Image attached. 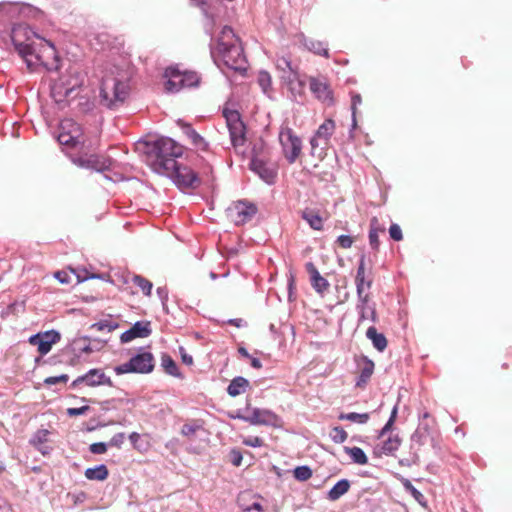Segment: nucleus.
<instances>
[{
	"mask_svg": "<svg viewBox=\"0 0 512 512\" xmlns=\"http://www.w3.org/2000/svg\"><path fill=\"white\" fill-rule=\"evenodd\" d=\"M11 40L28 68H34L37 65L49 67L52 60L56 59V49L52 42L40 38L39 34L35 33L29 25H14L11 30Z\"/></svg>",
	"mask_w": 512,
	"mask_h": 512,
	"instance_id": "obj_1",
	"label": "nucleus"
},
{
	"mask_svg": "<svg viewBox=\"0 0 512 512\" xmlns=\"http://www.w3.org/2000/svg\"><path fill=\"white\" fill-rule=\"evenodd\" d=\"M336 123L332 118H327L322 124L319 125L314 136L310 139L312 153H316L318 148L320 151L318 155L325 153V148L329 142L330 137L335 132Z\"/></svg>",
	"mask_w": 512,
	"mask_h": 512,
	"instance_id": "obj_12",
	"label": "nucleus"
},
{
	"mask_svg": "<svg viewBox=\"0 0 512 512\" xmlns=\"http://www.w3.org/2000/svg\"><path fill=\"white\" fill-rule=\"evenodd\" d=\"M57 141L62 146H66L68 149H78V147L84 146L85 135L83 128L72 118H64L59 123V132L57 134Z\"/></svg>",
	"mask_w": 512,
	"mask_h": 512,
	"instance_id": "obj_6",
	"label": "nucleus"
},
{
	"mask_svg": "<svg viewBox=\"0 0 512 512\" xmlns=\"http://www.w3.org/2000/svg\"><path fill=\"white\" fill-rule=\"evenodd\" d=\"M282 62L285 67H288L292 71L291 62L287 61V59H283ZM288 86L293 93H302L304 89V83L300 79L297 72L292 71V78L288 79Z\"/></svg>",
	"mask_w": 512,
	"mask_h": 512,
	"instance_id": "obj_29",
	"label": "nucleus"
},
{
	"mask_svg": "<svg viewBox=\"0 0 512 512\" xmlns=\"http://www.w3.org/2000/svg\"><path fill=\"white\" fill-rule=\"evenodd\" d=\"M84 475L88 479H97L98 481H104L109 476V470L106 465H98L95 468H87Z\"/></svg>",
	"mask_w": 512,
	"mask_h": 512,
	"instance_id": "obj_30",
	"label": "nucleus"
},
{
	"mask_svg": "<svg viewBox=\"0 0 512 512\" xmlns=\"http://www.w3.org/2000/svg\"><path fill=\"white\" fill-rule=\"evenodd\" d=\"M224 116L226 117L232 146H243L246 141V126L241 120V115L237 110H225Z\"/></svg>",
	"mask_w": 512,
	"mask_h": 512,
	"instance_id": "obj_10",
	"label": "nucleus"
},
{
	"mask_svg": "<svg viewBox=\"0 0 512 512\" xmlns=\"http://www.w3.org/2000/svg\"><path fill=\"white\" fill-rule=\"evenodd\" d=\"M344 452L350 455L352 460L357 464H367L368 462V457L364 453L363 449L358 448V446H353V448L344 446Z\"/></svg>",
	"mask_w": 512,
	"mask_h": 512,
	"instance_id": "obj_32",
	"label": "nucleus"
},
{
	"mask_svg": "<svg viewBox=\"0 0 512 512\" xmlns=\"http://www.w3.org/2000/svg\"><path fill=\"white\" fill-rule=\"evenodd\" d=\"M83 82L80 72L70 70L68 76H61L58 81L51 87V94L55 101L62 102L65 97L70 96L77 87Z\"/></svg>",
	"mask_w": 512,
	"mask_h": 512,
	"instance_id": "obj_7",
	"label": "nucleus"
},
{
	"mask_svg": "<svg viewBox=\"0 0 512 512\" xmlns=\"http://www.w3.org/2000/svg\"><path fill=\"white\" fill-rule=\"evenodd\" d=\"M73 162L81 167H91V169H102L104 163H101L99 157L97 156H89V157H75Z\"/></svg>",
	"mask_w": 512,
	"mask_h": 512,
	"instance_id": "obj_31",
	"label": "nucleus"
},
{
	"mask_svg": "<svg viewBox=\"0 0 512 512\" xmlns=\"http://www.w3.org/2000/svg\"><path fill=\"white\" fill-rule=\"evenodd\" d=\"M401 445V441L398 437H389L386 440L383 441L380 452L384 453L385 455H390V453L395 452V450H398Z\"/></svg>",
	"mask_w": 512,
	"mask_h": 512,
	"instance_id": "obj_36",
	"label": "nucleus"
},
{
	"mask_svg": "<svg viewBox=\"0 0 512 512\" xmlns=\"http://www.w3.org/2000/svg\"><path fill=\"white\" fill-rule=\"evenodd\" d=\"M165 88L171 93L182 90V88L196 87L201 78L197 72L191 70H180L178 67H167L164 71Z\"/></svg>",
	"mask_w": 512,
	"mask_h": 512,
	"instance_id": "obj_5",
	"label": "nucleus"
},
{
	"mask_svg": "<svg viewBox=\"0 0 512 512\" xmlns=\"http://www.w3.org/2000/svg\"><path fill=\"white\" fill-rule=\"evenodd\" d=\"M129 93L127 81L119 80L116 76L106 75L102 80L100 87V96L102 104L109 108L118 107L123 104Z\"/></svg>",
	"mask_w": 512,
	"mask_h": 512,
	"instance_id": "obj_4",
	"label": "nucleus"
},
{
	"mask_svg": "<svg viewBox=\"0 0 512 512\" xmlns=\"http://www.w3.org/2000/svg\"><path fill=\"white\" fill-rule=\"evenodd\" d=\"M509 366H510L509 364H503L502 365L503 368H509Z\"/></svg>",
	"mask_w": 512,
	"mask_h": 512,
	"instance_id": "obj_63",
	"label": "nucleus"
},
{
	"mask_svg": "<svg viewBox=\"0 0 512 512\" xmlns=\"http://www.w3.org/2000/svg\"><path fill=\"white\" fill-rule=\"evenodd\" d=\"M3 470H5V465H4L3 461L0 460V473H2Z\"/></svg>",
	"mask_w": 512,
	"mask_h": 512,
	"instance_id": "obj_62",
	"label": "nucleus"
},
{
	"mask_svg": "<svg viewBox=\"0 0 512 512\" xmlns=\"http://www.w3.org/2000/svg\"><path fill=\"white\" fill-rule=\"evenodd\" d=\"M357 308L359 310L360 320H376V310L374 306L369 305V303L359 302Z\"/></svg>",
	"mask_w": 512,
	"mask_h": 512,
	"instance_id": "obj_35",
	"label": "nucleus"
},
{
	"mask_svg": "<svg viewBox=\"0 0 512 512\" xmlns=\"http://www.w3.org/2000/svg\"><path fill=\"white\" fill-rule=\"evenodd\" d=\"M389 234L392 239L394 240H401L403 239V231L401 227H399L398 224H391L389 227Z\"/></svg>",
	"mask_w": 512,
	"mask_h": 512,
	"instance_id": "obj_48",
	"label": "nucleus"
},
{
	"mask_svg": "<svg viewBox=\"0 0 512 512\" xmlns=\"http://www.w3.org/2000/svg\"><path fill=\"white\" fill-rule=\"evenodd\" d=\"M68 380V374H60L59 376H50L44 379V383H46V385H56V383H67Z\"/></svg>",
	"mask_w": 512,
	"mask_h": 512,
	"instance_id": "obj_46",
	"label": "nucleus"
},
{
	"mask_svg": "<svg viewBox=\"0 0 512 512\" xmlns=\"http://www.w3.org/2000/svg\"><path fill=\"white\" fill-rule=\"evenodd\" d=\"M374 362L371 359H368V357H361L358 361V367H359V376L356 381V386H359V388H363V386L367 385L370 378L373 375L374 372Z\"/></svg>",
	"mask_w": 512,
	"mask_h": 512,
	"instance_id": "obj_20",
	"label": "nucleus"
},
{
	"mask_svg": "<svg viewBox=\"0 0 512 512\" xmlns=\"http://www.w3.org/2000/svg\"><path fill=\"white\" fill-rule=\"evenodd\" d=\"M80 383H84L88 386H97V385H113L112 379L104 373L100 368H91L86 374H82V376H78L73 381V385H80Z\"/></svg>",
	"mask_w": 512,
	"mask_h": 512,
	"instance_id": "obj_16",
	"label": "nucleus"
},
{
	"mask_svg": "<svg viewBox=\"0 0 512 512\" xmlns=\"http://www.w3.org/2000/svg\"><path fill=\"white\" fill-rule=\"evenodd\" d=\"M151 332L150 322H136L129 330L122 333L120 340L123 343H127V341L134 340V338L148 337Z\"/></svg>",
	"mask_w": 512,
	"mask_h": 512,
	"instance_id": "obj_19",
	"label": "nucleus"
},
{
	"mask_svg": "<svg viewBox=\"0 0 512 512\" xmlns=\"http://www.w3.org/2000/svg\"><path fill=\"white\" fill-rule=\"evenodd\" d=\"M312 475L313 471L309 466H297L294 470V476L299 479V481H306V479L311 478Z\"/></svg>",
	"mask_w": 512,
	"mask_h": 512,
	"instance_id": "obj_43",
	"label": "nucleus"
},
{
	"mask_svg": "<svg viewBox=\"0 0 512 512\" xmlns=\"http://www.w3.org/2000/svg\"><path fill=\"white\" fill-rule=\"evenodd\" d=\"M129 439L134 449L139 450L140 452H145L146 448L143 447L141 443V436L138 434V432H132L129 436Z\"/></svg>",
	"mask_w": 512,
	"mask_h": 512,
	"instance_id": "obj_47",
	"label": "nucleus"
},
{
	"mask_svg": "<svg viewBox=\"0 0 512 512\" xmlns=\"http://www.w3.org/2000/svg\"><path fill=\"white\" fill-rule=\"evenodd\" d=\"M252 509H256V511H258V512L263 511L262 505L259 502L252 503V505L248 506V508H246L245 511L249 512V511H252Z\"/></svg>",
	"mask_w": 512,
	"mask_h": 512,
	"instance_id": "obj_58",
	"label": "nucleus"
},
{
	"mask_svg": "<svg viewBox=\"0 0 512 512\" xmlns=\"http://www.w3.org/2000/svg\"><path fill=\"white\" fill-rule=\"evenodd\" d=\"M182 360L187 365H191V363H193V358L190 354L182 353Z\"/></svg>",
	"mask_w": 512,
	"mask_h": 512,
	"instance_id": "obj_60",
	"label": "nucleus"
},
{
	"mask_svg": "<svg viewBox=\"0 0 512 512\" xmlns=\"http://www.w3.org/2000/svg\"><path fill=\"white\" fill-rule=\"evenodd\" d=\"M183 153V146L175 142L173 138L161 137L148 146L147 161L154 171L173 177L177 159Z\"/></svg>",
	"mask_w": 512,
	"mask_h": 512,
	"instance_id": "obj_2",
	"label": "nucleus"
},
{
	"mask_svg": "<svg viewBox=\"0 0 512 512\" xmlns=\"http://www.w3.org/2000/svg\"><path fill=\"white\" fill-rule=\"evenodd\" d=\"M279 142L284 151V157L289 163H294L302 152V142L291 128H282L279 132Z\"/></svg>",
	"mask_w": 512,
	"mask_h": 512,
	"instance_id": "obj_9",
	"label": "nucleus"
},
{
	"mask_svg": "<svg viewBox=\"0 0 512 512\" xmlns=\"http://www.w3.org/2000/svg\"><path fill=\"white\" fill-rule=\"evenodd\" d=\"M395 415H396V409H394V410L392 411V415H391V417H390L389 422H388V423L383 427V429L381 430V435H384L385 431L389 430V428H390L391 424H392V423H393V421H394V417H395Z\"/></svg>",
	"mask_w": 512,
	"mask_h": 512,
	"instance_id": "obj_57",
	"label": "nucleus"
},
{
	"mask_svg": "<svg viewBox=\"0 0 512 512\" xmlns=\"http://www.w3.org/2000/svg\"><path fill=\"white\" fill-rule=\"evenodd\" d=\"M309 48L312 49L317 54H323L324 56H328L329 54L327 48L323 47L321 42H311Z\"/></svg>",
	"mask_w": 512,
	"mask_h": 512,
	"instance_id": "obj_51",
	"label": "nucleus"
},
{
	"mask_svg": "<svg viewBox=\"0 0 512 512\" xmlns=\"http://www.w3.org/2000/svg\"><path fill=\"white\" fill-rule=\"evenodd\" d=\"M366 337L372 341L373 346H375L378 351H384L388 345L386 337L384 334L378 332L376 326H370L367 329Z\"/></svg>",
	"mask_w": 512,
	"mask_h": 512,
	"instance_id": "obj_26",
	"label": "nucleus"
},
{
	"mask_svg": "<svg viewBox=\"0 0 512 512\" xmlns=\"http://www.w3.org/2000/svg\"><path fill=\"white\" fill-rule=\"evenodd\" d=\"M61 336L58 331L50 330L45 331L44 333L34 334L29 338V343L37 346V350L39 354L45 355L51 351L53 345L58 343Z\"/></svg>",
	"mask_w": 512,
	"mask_h": 512,
	"instance_id": "obj_15",
	"label": "nucleus"
},
{
	"mask_svg": "<svg viewBox=\"0 0 512 512\" xmlns=\"http://www.w3.org/2000/svg\"><path fill=\"white\" fill-rule=\"evenodd\" d=\"M247 386H249V381L246 378H242V376H238L229 383L227 392L230 396H239V394L246 391Z\"/></svg>",
	"mask_w": 512,
	"mask_h": 512,
	"instance_id": "obj_28",
	"label": "nucleus"
},
{
	"mask_svg": "<svg viewBox=\"0 0 512 512\" xmlns=\"http://www.w3.org/2000/svg\"><path fill=\"white\" fill-rule=\"evenodd\" d=\"M218 63L235 71H245L247 58L241 42L231 27H223L212 51Z\"/></svg>",
	"mask_w": 512,
	"mask_h": 512,
	"instance_id": "obj_3",
	"label": "nucleus"
},
{
	"mask_svg": "<svg viewBox=\"0 0 512 512\" xmlns=\"http://www.w3.org/2000/svg\"><path fill=\"white\" fill-rule=\"evenodd\" d=\"M89 450L92 453H105V452H107V444L106 443H92L89 445Z\"/></svg>",
	"mask_w": 512,
	"mask_h": 512,
	"instance_id": "obj_54",
	"label": "nucleus"
},
{
	"mask_svg": "<svg viewBox=\"0 0 512 512\" xmlns=\"http://www.w3.org/2000/svg\"><path fill=\"white\" fill-rule=\"evenodd\" d=\"M351 487V483L347 478H342L329 490L328 498L330 500H338L344 493L348 492Z\"/></svg>",
	"mask_w": 512,
	"mask_h": 512,
	"instance_id": "obj_27",
	"label": "nucleus"
},
{
	"mask_svg": "<svg viewBox=\"0 0 512 512\" xmlns=\"http://www.w3.org/2000/svg\"><path fill=\"white\" fill-rule=\"evenodd\" d=\"M201 424L197 423H186L183 424L181 433L183 436H187V438L191 439L192 436L197 433L198 430H200Z\"/></svg>",
	"mask_w": 512,
	"mask_h": 512,
	"instance_id": "obj_44",
	"label": "nucleus"
},
{
	"mask_svg": "<svg viewBox=\"0 0 512 512\" xmlns=\"http://www.w3.org/2000/svg\"><path fill=\"white\" fill-rule=\"evenodd\" d=\"M301 216L313 229H323L324 220L327 219V216L323 218L316 208H304L301 211Z\"/></svg>",
	"mask_w": 512,
	"mask_h": 512,
	"instance_id": "obj_24",
	"label": "nucleus"
},
{
	"mask_svg": "<svg viewBox=\"0 0 512 512\" xmlns=\"http://www.w3.org/2000/svg\"><path fill=\"white\" fill-rule=\"evenodd\" d=\"M239 353L241 355H243L244 357H247V358H250L251 357V354L248 353V351L246 350V348H244V346H240V348L238 349Z\"/></svg>",
	"mask_w": 512,
	"mask_h": 512,
	"instance_id": "obj_61",
	"label": "nucleus"
},
{
	"mask_svg": "<svg viewBox=\"0 0 512 512\" xmlns=\"http://www.w3.org/2000/svg\"><path fill=\"white\" fill-rule=\"evenodd\" d=\"M386 228L380 224L378 218H372L370 221V231L368 234L369 242L373 250L380 248V234H385Z\"/></svg>",
	"mask_w": 512,
	"mask_h": 512,
	"instance_id": "obj_23",
	"label": "nucleus"
},
{
	"mask_svg": "<svg viewBox=\"0 0 512 512\" xmlns=\"http://www.w3.org/2000/svg\"><path fill=\"white\" fill-rule=\"evenodd\" d=\"M337 242L339 246L342 248H350L354 243V239L352 238V236L349 235H340L337 238Z\"/></svg>",
	"mask_w": 512,
	"mask_h": 512,
	"instance_id": "obj_49",
	"label": "nucleus"
},
{
	"mask_svg": "<svg viewBox=\"0 0 512 512\" xmlns=\"http://www.w3.org/2000/svg\"><path fill=\"white\" fill-rule=\"evenodd\" d=\"M161 365L168 374L180 375L175 360L173 359V357L169 356V354H162Z\"/></svg>",
	"mask_w": 512,
	"mask_h": 512,
	"instance_id": "obj_37",
	"label": "nucleus"
},
{
	"mask_svg": "<svg viewBox=\"0 0 512 512\" xmlns=\"http://www.w3.org/2000/svg\"><path fill=\"white\" fill-rule=\"evenodd\" d=\"M183 131L187 138L190 139V142L195 149L201 150L202 152H207V150H209V144L206 138L199 134V132L195 131L190 124H184Z\"/></svg>",
	"mask_w": 512,
	"mask_h": 512,
	"instance_id": "obj_22",
	"label": "nucleus"
},
{
	"mask_svg": "<svg viewBox=\"0 0 512 512\" xmlns=\"http://www.w3.org/2000/svg\"><path fill=\"white\" fill-rule=\"evenodd\" d=\"M355 283L360 303H369V301H371L369 290L373 285V277L371 272H367L365 256H361L359 260L357 273L355 275Z\"/></svg>",
	"mask_w": 512,
	"mask_h": 512,
	"instance_id": "obj_11",
	"label": "nucleus"
},
{
	"mask_svg": "<svg viewBox=\"0 0 512 512\" xmlns=\"http://www.w3.org/2000/svg\"><path fill=\"white\" fill-rule=\"evenodd\" d=\"M155 367L154 356L148 351L136 354L125 364L117 365L114 368L116 374H125V372H151Z\"/></svg>",
	"mask_w": 512,
	"mask_h": 512,
	"instance_id": "obj_8",
	"label": "nucleus"
},
{
	"mask_svg": "<svg viewBox=\"0 0 512 512\" xmlns=\"http://www.w3.org/2000/svg\"><path fill=\"white\" fill-rule=\"evenodd\" d=\"M305 267L310 276L313 288L319 293L326 292L330 286V283L326 280V278L322 277L316 265L314 263H306Z\"/></svg>",
	"mask_w": 512,
	"mask_h": 512,
	"instance_id": "obj_21",
	"label": "nucleus"
},
{
	"mask_svg": "<svg viewBox=\"0 0 512 512\" xmlns=\"http://www.w3.org/2000/svg\"><path fill=\"white\" fill-rule=\"evenodd\" d=\"M231 456H232V462H233L234 466H240V464L242 462V454H241V452H239V451H232L231 452Z\"/></svg>",
	"mask_w": 512,
	"mask_h": 512,
	"instance_id": "obj_56",
	"label": "nucleus"
},
{
	"mask_svg": "<svg viewBox=\"0 0 512 512\" xmlns=\"http://www.w3.org/2000/svg\"><path fill=\"white\" fill-rule=\"evenodd\" d=\"M402 484L405 489L411 493L413 498L417 500L420 504H425V496H423L422 492L419 489L415 488L414 485L410 482L409 478H403Z\"/></svg>",
	"mask_w": 512,
	"mask_h": 512,
	"instance_id": "obj_38",
	"label": "nucleus"
},
{
	"mask_svg": "<svg viewBox=\"0 0 512 512\" xmlns=\"http://www.w3.org/2000/svg\"><path fill=\"white\" fill-rule=\"evenodd\" d=\"M243 443L250 445L251 447H261V445L264 444V441L260 437H248L243 440Z\"/></svg>",
	"mask_w": 512,
	"mask_h": 512,
	"instance_id": "obj_53",
	"label": "nucleus"
},
{
	"mask_svg": "<svg viewBox=\"0 0 512 512\" xmlns=\"http://www.w3.org/2000/svg\"><path fill=\"white\" fill-rule=\"evenodd\" d=\"M362 97L360 93H353L352 94V117H353V127H356L357 120H356V113L358 105L361 104Z\"/></svg>",
	"mask_w": 512,
	"mask_h": 512,
	"instance_id": "obj_45",
	"label": "nucleus"
},
{
	"mask_svg": "<svg viewBox=\"0 0 512 512\" xmlns=\"http://www.w3.org/2000/svg\"><path fill=\"white\" fill-rule=\"evenodd\" d=\"M132 282L135 284L144 295H151L153 290L152 281L148 280V278L142 277V275H133Z\"/></svg>",
	"mask_w": 512,
	"mask_h": 512,
	"instance_id": "obj_33",
	"label": "nucleus"
},
{
	"mask_svg": "<svg viewBox=\"0 0 512 512\" xmlns=\"http://www.w3.org/2000/svg\"><path fill=\"white\" fill-rule=\"evenodd\" d=\"M125 438L124 432H119L118 434L113 435L109 445H112L113 447H121L125 442Z\"/></svg>",
	"mask_w": 512,
	"mask_h": 512,
	"instance_id": "obj_50",
	"label": "nucleus"
},
{
	"mask_svg": "<svg viewBox=\"0 0 512 512\" xmlns=\"http://www.w3.org/2000/svg\"><path fill=\"white\" fill-rule=\"evenodd\" d=\"M89 410H90L89 406L69 407V409H67V413L69 416H79V414H85Z\"/></svg>",
	"mask_w": 512,
	"mask_h": 512,
	"instance_id": "obj_52",
	"label": "nucleus"
},
{
	"mask_svg": "<svg viewBox=\"0 0 512 512\" xmlns=\"http://www.w3.org/2000/svg\"><path fill=\"white\" fill-rule=\"evenodd\" d=\"M258 83H259V86L262 88V90L265 93H267V91L270 90L271 85H272V77H271L270 73L264 72V70L259 72Z\"/></svg>",
	"mask_w": 512,
	"mask_h": 512,
	"instance_id": "obj_42",
	"label": "nucleus"
},
{
	"mask_svg": "<svg viewBox=\"0 0 512 512\" xmlns=\"http://www.w3.org/2000/svg\"><path fill=\"white\" fill-rule=\"evenodd\" d=\"M251 167L254 171H257L258 174L263 177L266 181H272L275 177V174L271 170H267L264 163L260 162L258 159H253L251 161Z\"/></svg>",
	"mask_w": 512,
	"mask_h": 512,
	"instance_id": "obj_34",
	"label": "nucleus"
},
{
	"mask_svg": "<svg viewBox=\"0 0 512 512\" xmlns=\"http://www.w3.org/2000/svg\"><path fill=\"white\" fill-rule=\"evenodd\" d=\"M55 278H57L58 281L63 282L64 284L70 282V275L68 274V272H65V270H58V272L55 273Z\"/></svg>",
	"mask_w": 512,
	"mask_h": 512,
	"instance_id": "obj_55",
	"label": "nucleus"
},
{
	"mask_svg": "<svg viewBox=\"0 0 512 512\" xmlns=\"http://www.w3.org/2000/svg\"><path fill=\"white\" fill-rule=\"evenodd\" d=\"M339 419H346V421L359 422V424H365L369 421V413H341Z\"/></svg>",
	"mask_w": 512,
	"mask_h": 512,
	"instance_id": "obj_39",
	"label": "nucleus"
},
{
	"mask_svg": "<svg viewBox=\"0 0 512 512\" xmlns=\"http://www.w3.org/2000/svg\"><path fill=\"white\" fill-rule=\"evenodd\" d=\"M49 434L50 432L47 429L37 430L35 435H33V437L31 438L30 442L31 444L35 445V447L40 449V445L48 441Z\"/></svg>",
	"mask_w": 512,
	"mask_h": 512,
	"instance_id": "obj_40",
	"label": "nucleus"
},
{
	"mask_svg": "<svg viewBox=\"0 0 512 512\" xmlns=\"http://www.w3.org/2000/svg\"><path fill=\"white\" fill-rule=\"evenodd\" d=\"M173 177L176 185L180 186V188H197V186L201 185L198 174L190 166L182 165L177 160Z\"/></svg>",
	"mask_w": 512,
	"mask_h": 512,
	"instance_id": "obj_14",
	"label": "nucleus"
},
{
	"mask_svg": "<svg viewBox=\"0 0 512 512\" xmlns=\"http://www.w3.org/2000/svg\"><path fill=\"white\" fill-rule=\"evenodd\" d=\"M241 418L250 424H275L278 416L271 410L266 409H246V415Z\"/></svg>",
	"mask_w": 512,
	"mask_h": 512,
	"instance_id": "obj_17",
	"label": "nucleus"
},
{
	"mask_svg": "<svg viewBox=\"0 0 512 512\" xmlns=\"http://www.w3.org/2000/svg\"><path fill=\"white\" fill-rule=\"evenodd\" d=\"M330 437L332 441L337 442V444H340V442L346 441L348 438V434L345 429L341 426L333 427L330 432Z\"/></svg>",
	"mask_w": 512,
	"mask_h": 512,
	"instance_id": "obj_41",
	"label": "nucleus"
},
{
	"mask_svg": "<svg viewBox=\"0 0 512 512\" xmlns=\"http://www.w3.org/2000/svg\"><path fill=\"white\" fill-rule=\"evenodd\" d=\"M74 350L78 351L79 354H91V352L97 351L100 349L101 343L98 340H90L87 337H81L77 339L73 343Z\"/></svg>",
	"mask_w": 512,
	"mask_h": 512,
	"instance_id": "obj_25",
	"label": "nucleus"
},
{
	"mask_svg": "<svg viewBox=\"0 0 512 512\" xmlns=\"http://www.w3.org/2000/svg\"><path fill=\"white\" fill-rule=\"evenodd\" d=\"M310 89L323 102H333V92L325 80L310 78Z\"/></svg>",
	"mask_w": 512,
	"mask_h": 512,
	"instance_id": "obj_18",
	"label": "nucleus"
},
{
	"mask_svg": "<svg viewBox=\"0 0 512 512\" xmlns=\"http://www.w3.org/2000/svg\"><path fill=\"white\" fill-rule=\"evenodd\" d=\"M250 363L254 368H262L261 360L257 359V357L250 356Z\"/></svg>",
	"mask_w": 512,
	"mask_h": 512,
	"instance_id": "obj_59",
	"label": "nucleus"
},
{
	"mask_svg": "<svg viewBox=\"0 0 512 512\" xmlns=\"http://www.w3.org/2000/svg\"><path fill=\"white\" fill-rule=\"evenodd\" d=\"M258 208L255 204L247 201L233 202L227 209V217L236 225L248 222L255 216Z\"/></svg>",
	"mask_w": 512,
	"mask_h": 512,
	"instance_id": "obj_13",
	"label": "nucleus"
}]
</instances>
